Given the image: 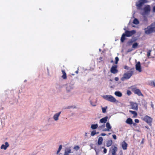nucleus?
<instances>
[{
  "label": "nucleus",
  "mask_w": 155,
  "mask_h": 155,
  "mask_svg": "<svg viewBox=\"0 0 155 155\" xmlns=\"http://www.w3.org/2000/svg\"><path fill=\"white\" fill-rule=\"evenodd\" d=\"M113 62H114L113 61V60H112V61H111L110 62L111 63H113Z\"/></svg>",
  "instance_id": "obj_54"
},
{
  "label": "nucleus",
  "mask_w": 155,
  "mask_h": 155,
  "mask_svg": "<svg viewBox=\"0 0 155 155\" xmlns=\"http://www.w3.org/2000/svg\"><path fill=\"white\" fill-rule=\"evenodd\" d=\"M133 124V125L134 126H136V124L135 123H133V124Z\"/></svg>",
  "instance_id": "obj_50"
},
{
  "label": "nucleus",
  "mask_w": 155,
  "mask_h": 155,
  "mask_svg": "<svg viewBox=\"0 0 155 155\" xmlns=\"http://www.w3.org/2000/svg\"><path fill=\"white\" fill-rule=\"evenodd\" d=\"M75 73H76L77 74H78V71L77 70L76 71H75Z\"/></svg>",
  "instance_id": "obj_53"
},
{
  "label": "nucleus",
  "mask_w": 155,
  "mask_h": 155,
  "mask_svg": "<svg viewBox=\"0 0 155 155\" xmlns=\"http://www.w3.org/2000/svg\"><path fill=\"white\" fill-rule=\"evenodd\" d=\"M115 63L116 64H117L118 63V62L119 61V58L117 57H116L115 58Z\"/></svg>",
  "instance_id": "obj_34"
},
{
  "label": "nucleus",
  "mask_w": 155,
  "mask_h": 155,
  "mask_svg": "<svg viewBox=\"0 0 155 155\" xmlns=\"http://www.w3.org/2000/svg\"><path fill=\"white\" fill-rule=\"evenodd\" d=\"M112 137H113V138L114 140H116L117 139V136L115 135V134L113 135H112Z\"/></svg>",
  "instance_id": "obj_39"
},
{
  "label": "nucleus",
  "mask_w": 155,
  "mask_h": 155,
  "mask_svg": "<svg viewBox=\"0 0 155 155\" xmlns=\"http://www.w3.org/2000/svg\"><path fill=\"white\" fill-rule=\"evenodd\" d=\"M96 134V132L95 130L93 131L91 133V136H93Z\"/></svg>",
  "instance_id": "obj_32"
},
{
  "label": "nucleus",
  "mask_w": 155,
  "mask_h": 155,
  "mask_svg": "<svg viewBox=\"0 0 155 155\" xmlns=\"http://www.w3.org/2000/svg\"><path fill=\"white\" fill-rule=\"evenodd\" d=\"M153 11L155 12V6H154L153 8Z\"/></svg>",
  "instance_id": "obj_47"
},
{
  "label": "nucleus",
  "mask_w": 155,
  "mask_h": 155,
  "mask_svg": "<svg viewBox=\"0 0 155 155\" xmlns=\"http://www.w3.org/2000/svg\"><path fill=\"white\" fill-rule=\"evenodd\" d=\"M129 112L132 114L133 115V116L132 117H133L135 118L137 117V114L136 111H132L131 110H130Z\"/></svg>",
  "instance_id": "obj_22"
},
{
  "label": "nucleus",
  "mask_w": 155,
  "mask_h": 155,
  "mask_svg": "<svg viewBox=\"0 0 155 155\" xmlns=\"http://www.w3.org/2000/svg\"><path fill=\"white\" fill-rule=\"evenodd\" d=\"M136 33V31L135 30H132L130 31L128 30L126 31H125V34L126 37H130L135 34Z\"/></svg>",
  "instance_id": "obj_6"
},
{
  "label": "nucleus",
  "mask_w": 155,
  "mask_h": 155,
  "mask_svg": "<svg viewBox=\"0 0 155 155\" xmlns=\"http://www.w3.org/2000/svg\"><path fill=\"white\" fill-rule=\"evenodd\" d=\"M5 145L2 144L1 147V149H4L5 150L7 149V148L9 146V144L7 142H6L5 143Z\"/></svg>",
  "instance_id": "obj_16"
},
{
  "label": "nucleus",
  "mask_w": 155,
  "mask_h": 155,
  "mask_svg": "<svg viewBox=\"0 0 155 155\" xmlns=\"http://www.w3.org/2000/svg\"><path fill=\"white\" fill-rule=\"evenodd\" d=\"M143 120L146 122L150 126H151L152 118L147 115L145 116L142 119Z\"/></svg>",
  "instance_id": "obj_5"
},
{
  "label": "nucleus",
  "mask_w": 155,
  "mask_h": 155,
  "mask_svg": "<svg viewBox=\"0 0 155 155\" xmlns=\"http://www.w3.org/2000/svg\"><path fill=\"white\" fill-rule=\"evenodd\" d=\"M118 148L115 146H112L110 148V152H111L112 155H116V152L117 151Z\"/></svg>",
  "instance_id": "obj_7"
},
{
  "label": "nucleus",
  "mask_w": 155,
  "mask_h": 155,
  "mask_svg": "<svg viewBox=\"0 0 155 155\" xmlns=\"http://www.w3.org/2000/svg\"><path fill=\"white\" fill-rule=\"evenodd\" d=\"M143 21L146 22H147V21H148L147 18H146V17H145L144 18V19H143Z\"/></svg>",
  "instance_id": "obj_42"
},
{
  "label": "nucleus",
  "mask_w": 155,
  "mask_h": 155,
  "mask_svg": "<svg viewBox=\"0 0 155 155\" xmlns=\"http://www.w3.org/2000/svg\"><path fill=\"white\" fill-rule=\"evenodd\" d=\"M110 134H111V133H109V134H109V135H110Z\"/></svg>",
  "instance_id": "obj_56"
},
{
  "label": "nucleus",
  "mask_w": 155,
  "mask_h": 155,
  "mask_svg": "<svg viewBox=\"0 0 155 155\" xmlns=\"http://www.w3.org/2000/svg\"><path fill=\"white\" fill-rule=\"evenodd\" d=\"M107 108V106H106L104 107H102V112L104 113H105L106 112V110Z\"/></svg>",
  "instance_id": "obj_28"
},
{
  "label": "nucleus",
  "mask_w": 155,
  "mask_h": 155,
  "mask_svg": "<svg viewBox=\"0 0 155 155\" xmlns=\"http://www.w3.org/2000/svg\"><path fill=\"white\" fill-rule=\"evenodd\" d=\"M138 45V43L137 42H135L132 45V48H136Z\"/></svg>",
  "instance_id": "obj_29"
},
{
  "label": "nucleus",
  "mask_w": 155,
  "mask_h": 155,
  "mask_svg": "<svg viewBox=\"0 0 155 155\" xmlns=\"http://www.w3.org/2000/svg\"><path fill=\"white\" fill-rule=\"evenodd\" d=\"M103 152L104 153H107V150L106 148H104V150H103Z\"/></svg>",
  "instance_id": "obj_41"
},
{
  "label": "nucleus",
  "mask_w": 155,
  "mask_h": 155,
  "mask_svg": "<svg viewBox=\"0 0 155 155\" xmlns=\"http://www.w3.org/2000/svg\"><path fill=\"white\" fill-rule=\"evenodd\" d=\"M121 146L123 150H126L127 149V144L125 141H124L122 143Z\"/></svg>",
  "instance_id": "obj_14"
},
{
  "label": "nucleus",
  "mask_w": 155,
  "mask_h": 155,
  "mask_svg": "<svg viewBox=\"0 0 155 155\" xmlns=\"http://www.w3.org/2000/svg\"><path fill=\"white\" fill-rule=\"evenodd\" d=\"M103 97L105 100L111 102L115 103L116 101V99L111 95H106Z\"/></svg>",
  "instance_id": "obj_4"
},
{
  "label": "nucleus",
  "mask_w": 155,
  "mask_h": 155,
  "mask_svg": "<svg viewBox=\"0 0 155 155\" xmlns=\"http://www.w3.org/2000/svg\"><path fill=\"white\" fill-rule=\"evenodd\" d=\"M98 127V125L97 124H93L91 125V128L92 129H97Z\"/></svg>",
  "instance_id": "obj_26"
},
{
  "label": "nucleus",
  "mask_w": 155,
  "mask_h": 155,
  "mask_svg": "<svg viewBox=\"0 0 155 155\" xmlns=\"http://www.w3.org/2000/svg\"><path fill=\"white\" fill-rule=\"evenodd\" d=\"M79 149L80 147L78 146H74V149L76 150H79Z\"/></svg>",
  "instance_id": "obj_33"
},
{
  "label": "nucleus",
  "mask_w": 155,
  "mask_h": 155,
  "mask_svg": "<svg viewBox=\"0 0 155 155\" xmlns=\"http://www.w3.org/2000/svg\"><path fill=\"white\" fill-rule=\"evenodd\" d=\"M153 85L155 87V81L153 82Z\"/></svg>",
  "instance_id": "obj_49"
},
{
  "label": "nucleus",
  "mask_w": 155,
  "mask_h": 155,
  "mask_svg": "<svg viewBox=\"0 0 155 155\" xmlns=\"http://www.w3.org/2000/svg\"><path fill=\"white\" fill-rule=\"evenodd\" d=\"M150 51H150L147 52V56L149 57L150 55Z\"/></svg>",
  "instance_id": "obj_36"
},
{
  "label": "nucleus",
  "mask_w": 155,
  "mask_h": 155,
  "mask_svg": "<svg viewBox=\"0 0 155 155\" xmlns=\"http://www.w3.org/2000/svg\"><path fill=\"white\" fill-rule=\"evenodd\" d=\"M145 33L147 34H150L155 32V22L152 23L147 28H145Z\"/></svg>",
  "instance_id": "obj_1"
},
{
  "label": "nucleus",
  "mask_w": 155,
  "mask_h": 155,
  "mask_svg": "<svg viewBox=\"0 0 155 155\" xmlns=\"http://www.w3.org/2000/svg\"><path fill=\"white\" fill-rule=\"evenodd\" d=\"M134 41V40H133V39H131L130 40H129L128 42V43L129 44V45H131V44L133 43Z\"/></svg>",
  "instance_id": "obj_30"
},
{
  "label": "nucleus",
  "mask_w": 155,
  "mask_h": 155,
  "mask_svg": "<svg viewBox=\"0 0 155 155\" xmlns=\"http://www.w3.org/2000/svg\"><path fill=\"white\" fill-rule=\"evenodd\" d=\"M150 105H151V107H152V108H153V109L154 108V105L153 104V103L152 102H151V104H150Z\"/></svg>",
  "instance_id": "obj_40"
},
{
  "label": "nucleus",
  "mask_w": 155,
  "mask_h": 155,
  "mask_svg": "<svg viewBox=\"0 0 155 155\" xmlns=\"http://www.w3.org/2000/svg\"><path fill=\"white\" fill-rule=\"evenodd\" d=\"M130 107L131 109H133L134 110H138V104L137 103H134L132 102H130Z\"/></svg>",
  "instance_id": "obj_8"
},
{
  "label": "nucleus",
  "mask_w": 155,
  "mask_h": 155,
  "mask_svg": "<svg viewBox=\"0 0 155 155\" xmlns=\"http://www.w3.org/2000/svg\"><path fill=\"white\" fill-rule=\"evenodd\" d=\"M135 68L136 70L139 72H140L142 71V70L141 67L140 63V61L138 62L136 64Z\"/></svg>",
  "instance_id": "obj_12"
},
{
  "label": "nucleus",
  "mask_w": 155,
  "mask_h": 155,
  "mask_svg": "<svg viewBox=\"0 0 155 155\" xmlns=\"http://www.w3.org/2000/svg\"><path fill=\"white\" fill-rule=\"evenodd\" d=\"M69 154L67 153L66 152H64V155H69Z\"/></svg>",
  "instance_id": "obj_48"
},
{
  "label": "nucleus",
  "mask_w": 155,
  "mask_h": 155,
  "mask_svg": "<svg viewBox=\"0 0 155 155\" xmlns=\"http://www.w3.org/2000/svg\"><path fill=\"white\" fill-rule=\"evenodd\" d=\"M132 91L134 92L135 94H137L139 96H143V94L139 89L136 88H133L132 89Z\"/></svg>",
  "instance_id": "obj_9"
},
{
  "label": "nucleus",
  "mask_w": 155,
  "mask_h": 155,
  "mask_svg": "<svg viewBox=\"0 0 155 155\" xmlns=\"http://www.w3.org/2000/svg\"><path fill=\"white\" fill-rule=\"evenodd\" d=\"M99 133V132H96V134H97Z\"/></svg>",
  "instance_id": "obj_55"
},
{
  "label": "nucleus",
  "mask_w": 155,
  "mask_h": 155,
  "mask_svg": "<svg viewBox=\"0 0 155 155\" xmlns=\"http://www.w3.org/2000/svg\"><path fill=\"white\" fill-rule=\"evenodd\" d=\"M62 147V146L61 145H60L57 151V154H58L59 153V152L61 150V149Z\"/></svg>",
  "instance_id": "obj_31"
},
{
  "label": "nucleus",
  "mask_w": 155,
  "mask_h": 155,
  "mask_svg": "<svg viewBox=\"0 0 155 155\" xmlns=\"http://www.w3.org/2000/svg\"><path fill=\"white\" fill-rule=\"evenodd\" d=\"M133 23L134 24L137 25L139 23V21L138 19L136 18H135L133 21Z\"/></svg>",
  "instance_id": "obj_27"
},
{
  "label": "nucleus",
  "mask_w": 155,
  "mask_h": 155,
  "mask_svg": "<svg viewBox=\"0 0 155 155\" xmlns=\"http://www.w3.org/2000/svg\"><path fill=\"white\" fill-rule=\"evenodd\" d=\"M90 103L91 105H92L93 106H96V105L95 104H93V103L92 101H90Z\"/></svg>",
  "instance_id": "obj_38"
},
{
  "label": "nucleus",
  "mask_w": 155,
  "mask_h": 155,
  "mask_svg": "<svg viewBox=\"0 0 155 155\" xmlns=\"http://www.w3.org/2000/svg\"><path fill=\"white\" fill-rule=\"evenodd\" d=\"M106 128H105L103 130V131H109L111 129V126H110V124L109 122H107L106 124Z\"/></svg>",
  "instance_id": "obj_13"
},
{
  "label": "nucleus",
  "mask_w": 155,
  "mask_h": 155,
  "mask_svg": "<svg viewBox=\"0 0 155 155\" xmlns=\"http://www.w3.org/2000/svg\"><path fill=\"white\" fill-rule=\"evenodd\" d=\"M113 143V141L111 140H109L107 141L106 146L107 147H109L111 146Z\"/></svg>",
  "instance_id": "obj_17"
},
{
  "label": "nucleus",
  "mask_w": 155,
  "mask_h": 155,
  "mask_svg": "<svg viewBox=\"0 0 155 155\" xmlns=\"http://www.w3.org/2000/svg\"><path fill=\"white\" fill-rule=\"evenodd\" d=\"M148 2L147 0H139L136 3V5L138 9H140L144 4L147 3Z\"/></svg>",
  "instance_id": "obj_3"
},
{
  "label": "nucleus",
  "mask_w": 155,
  "mask_h": 155,
  "mask_svg": "<svg viewBox=\"0 0 155 155\" xmlns=\"http://www.w3.org/2000/svg\"><path fill=\"white\" fill-rule=\"evenodd\" d=\"M71 147H70L67 148L65 150V152H66L67 153L69 154L72 153L71 150Z\"/></svg>",
  "instance_id": "obj_25"
},
{
  "label": "nucleus",
  "mask_w": 155,
  "mask_h": 155,
  "mask_svg": "<svg viewBox=\"0 0 155 155\" xmlns=\"http://www.w3.org/2000/svg\"><path fill=\"white\" fill-rule=\"evenodd\" d=\"M117 68V65L112 66L110 70V72L114 74L117 73L118 72Z\"/></svg>",
  "instance_id": "obj_10"
},
{
  "label": "nucleus",
  "mask_w": 155,
  "mask_h": 155,
  "mask_svg": "<svg viewBox=\"0 0 155 155\" xmlns=\"http://www.w3.org/2000/svg\"><path fill=\"white\" fill-rule=\"evenodd\" d=\"M103 138L102 137H100L98 138V144L99 145H101L103 142Z\"/></svg>",
  "instance_id": "obj_24"
},
{
  "label": "nucleus",
  "mask_w": 155,
  "mask_h": 155,
  "mask_svg": "<svg viewBox=\"0 0 155 155\" xmlns=\"http://www.w3.org/2000/svg\"><path fill=\"white\" fill-rule=\"evenodd\" d=\"M133 74L134 71H128L124 74L123 76L121 78V80L122 81H124L125 80L128 79Z\"/></svg>",
  "instance_id": "obj_2"
},
{
  "label": "nucleus",
  "mask_w": 155,
  "mask_h": 155,
  "mask_svg": "<svg viewBox=\"0 0 155 155\" xmlns=\"http://www.w3.org/2000/svg\"><path fill=\"white\" fill-rule=\"evenodd\" d=\"M145 128H147V129H148V128H149L147 126H145Z\"/></svg>",
  "instance_id": "obj_52"
},
{
  "label": "nucleus",
  "mask_w": 155,
  "mask_h": 155,
  "mask_svg": "<svg viewBox=\"0 0 155 155\" xmlns=\"http://www.w3.org/2000/svg\"><path fill=\"white\" fill-rule=\"evenodd\" d=\"M106 135V134H105L104 133H101V135L102 136H105Z\"/></svg>",
  "instance_id": "obj_45"
},
{
  "label": "nucleus",
  "mask_w": 155,
  "mask_h": 155,
  "mask_svg": "<svg viewBox=\"0 0 155 155\" xmlns=\"http://www.w3.org/2000/svg\"><path fill=\"white\" fill-rule=\"evenodd\" d=\"M124 68L126 70H128L129 69V68L128 66L126 65L124 66Z\"/></svg>",
  "instance_id": "obj_37"
},
{
  "label": "nucleus",
  "mask_w": 155,
  "mask_h": 155,
  "mask_svg": "<svg viewBox=\"0 0 155 155\" xmlns=\"http://www.w3.org/2000/svg\"><path fill=\"white\" fill-rule=\"evenodd\" d=\"M144 66L146 67H147L148 66V64L144 63Z\"/></svg>",
  "instance_id": "obj_46"
},
{
  "label": "nucleus",
  "mask_w": 155,
  "mask_h": 155,
  "mask_svg": "<svg viewBox=\"0 0 155 155\" xmlns=\"http://www.w3.org/2000/svg\"><path fill=\"white\" fill-rule=\"evenodd\" d=\"M114 80L116 81H118L119 80V78L118 77H115L114 78Z\"/></svg>",
  "instance_id": "obj_44"
},
{
  "label": "nucleus",
  "mask_w": 155,
  "mask_h": 155,
  "mask_svg": "<svg viewBox=\"0 0 155 155\" xmlns=\"http://www.w3.org/2000/svg\"><path fill=\"white\" fill-rule=\"evenodd\" d=\"M143 10L145 14H149L150 11V6L149 5H146L143 8Z\"/></svg>",
  "instance_id": "obj_11"
},
{
  "label": "nucleus",
  "mask_w": 155,
  "mask_h": 155,
  "mask_svg": "<svg viewBox=\"0 0 155 155\" xmlns=\"http://www.w3.org/2000/svg\"><path fill=\"white\" fill-rule=\"evenodd\" d=\"M61 112L60 111L58 113L55 114L53 116V118L55 121H57L58 119V117L59 116Z\"/></svg>",
  "instance_id": "obj_15"
},
{
  "label": "nucleus",
  "mask_w": 155,
  "mask_h": 155,
  "mask_svg": "<svg viewBox=\"0 0 155 155\" xmlns=\"http://www.w3.org/2000/svg\"><path fill=\"white\" fill-rule=\"evenodd\" d=\"M114 94L116 96L118 97H121L122 96V94L121 92L120 91H117L115 92Z\"/></svg>",
  "instance_id": "obj_23"
},
{
  "label": "nucleus",
  "mask_w": 155,
  "mask_h": 155,
  "mask_svg": "<svg viewBox=\"0 0 155 155\" xmlns=\"http://www.w3.org/2000/svg\"><path fill=\"white\" fill-rule=\"evenodd\" d=\"M131 51V50H128V51H127V52H130V51Z\"/></svg>",
  "instance_id": "obj_51"
},
{
  "label": "nucleus",
  "mask_w": 155,
  "mask_h": 155,
  "mask_svg": "<svg viewBox=\"0 0 155 155\" xmlns=\"http://www.w3.org/2000/svg\"><path fill=\"white\" fill-rule=\"evenodd\" d=\"M63 75L61 76V77L64 79H67V75L66 74L64 70H62L61 71Z\"/></svg>",
  "instance_id": "obj_19"
},
{
  "label": "nucleus",
  "mask_w": 155,
  "mask_h": 155,
  "mask_svg": "<svg viewBox=\"0 0 155 155\" xmlns=\"http://www.w3.org/2000/svg\"><path fill=\"white\" fill-rule=\"evenodd\" d=\"M108 117L106 116L104 118H102L100 120V122L101 123H105L107 121Z\"/></svg>",
  "instance_id": "obj_18"
},
{
  "label": "nucleus",
  "mask_w": 155,
  "mask_h": 155,
  "mask_svg": "<svg viewBox=\"0 0 155 155\" xmlns=\"http://www.w3.org/2000/svg\"><path fill=\"white\" fill-rule=\"evenodd\" d=\"M135 122L136 123H138L139 122V120L138 119H136L134 120Z\"/></svg>",
  "instance_id": "obj_43"
},
{
  "label": "nucleus",
  "mask_w": 155,
  "mask_h": 155,
  "mask_svg": "<svg viewBox=\"0 0 155 155\" xmlns=\"http://www.w3.org/2000/svg\"><path fill=\"white\" fill-rule=\"evenodd\" d=\"M126 36L125 33L123 34L120 38V41L121 42H123L125 40Z\"/></svg>",
  "instance_id": "obj_20"
},
{
  "label": "nucleus",
  "mask_w": 155,
  "mask_h": 155,
  "mask_svg": "<svg viewBox=\"0 0 155 155\" xmlns=\"http://www.w3.org/2000/svg\"><path fill=\"white\" fill-rule=\"evenodd\" d=\"M119 155H122V154H120Z\"/></svg>",
  "instance_id": "obj_57"
},
{
  "label": "nucleus",
  "mask_w": 155,
  "mask_h": 155,
  "mask_svg": "<svg viewBox=\"0 0 155 155\" xmlns=\"http://www.w3.org/2000/svg\"><path fill=\"white\" fill-rule=\"evenodd\" d=\"M126 122L127 124L131 125L133 124V120L131 118H129L127 119Z\"/></svg>",
  "instance_id": "obj_21"
},
{
  "label": "nucleus",
  "mask_w": 155,
  "mask_h": 155,
  "mask_svg": "<svg viewBox=\"0 0 155 155\" xmlns=\"http://www.w3.org/2000/svg\"><path fill=\"white\" fill-rule=\"evenodd\" d=\"M127 94L128 95H130L132 93L130 90H127Z\"/></svg>",
  "instance_id": "obj_35"
}]
</instances>
